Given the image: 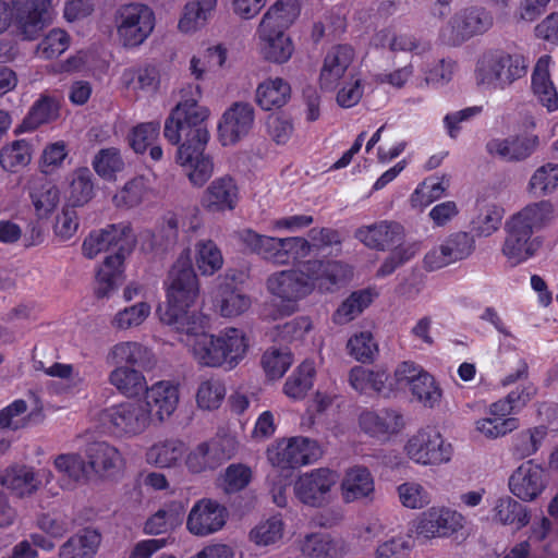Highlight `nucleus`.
Masks as SVG:
<instances>
[{"label":"nucleus","instance_id":"nucleus-20","mask_svg":"<svg viewBox=\"0 0 558 558\" xmlns=\"http://www.w3.org/2000/svg\"><path fill=\"white\" fill-rule=\"evenodd\" d=\"M254 108L246 102H235L228 108L219 123L218 137L222 146H231L245 137L254 124Z\"/></svg>","mask_w":558,"mask_h":558},{"label":"nucleus","instance_id":"nucleus-2","mask_svg":"<svg viewBox=\"0 0 558 558\" xmlns=\"http://www.w3.org/2000/svg\"><path fill=\"white\" fill-rule=\"evenodd\" d=\"M310 236L313 243L303 236L278 238L260 234L250 228L238 234L240 243L247 252L275 266L301 263L310 256L313 247L324 250L341 243L339 232L330 228H314L310 231Z\"/></svg>","mask_w":558,"mask_h":558},{"label":"nucleus","instance_id":"nucleus-24","mask_svg":"<svg viewBox=\"0 0 558 558\" xmlns=\"http://www.w3.org/2000/svg\"><path fill=\"white\" fill-rule=\"evenodd\" d=\"M191 307H166L162 311L157 310L160 320L171 326L181 335V341L187 345L192 338L205 335L207 326V317L197 311H191Z\"/></svg>","mask_w":558,"mask_h":558},{"label":"nucleus","instance_id":"nucleus-58","mask_svg":"<svg viewBox=\"0 0 558 558\" xmlns=\"http://www.w3.org/2000/svg\"><path fill=\"white\" fill-rule=\"evenodd\" d=\"M59 117V105L50 97H40L31 108L23 121L24 130H35L41 124L49 123Z\"/></svg>","mask_w":558,"mask_h":558},{"label":"nucleus","instance_id":"nucleus-4","mask_svg":"<svg viewBox=\"0 0 558 558\" xmlns=\"http://www.w3.org/2000/svg\"><path fill=\"white\" fill-rule=\"evenodd\" d=\"M526 72L527 62L522 54L489 49L477 59L475 80L478 85L504 90L525 76Z\"/></svg>","mask_w":558,"mask_h":558},{"label":"nucleus","instance_id":"nucleus-39","mask_svg":"<svg viewBox=\"0 0 558 558\" xmlns=\"http://www.w3.org/2000/svg\"><path fill=\"white\" fill-rule=\"evenodd\" d=\"M550 62L549 56H542L537 60L532 74V88L538 101L554 112L558 110V93L549 76Z\"/></svg>","mask_w":558,"mask_h":558},{"label":"nucleus","instance_id":"nucleus-1","mask_svg":"<svg viewBox=\"0 0 558 558\" xmlns=\"http://www.w3.org/2000/svg\"><path fill=\"white\" fill-rule=\"evenodd\" d=\"M180 94L181 100L165 122L163 135L172 145H179L178 163L185 169L190 182L201 187L214 173V162L205 155L209 111L198 104L202 97L198 84H187Z\"/></svg>","mask_w":558,"mask_h":558},{"label":"nucleus","instance_id":"nucleus-55","mask_svg":"<svg viewBox=\"0 0 558 558\" xmlns=\"http://www.w3.org/2000/svg\"><path fill=\"white\" fill-rule=\"evenodd\" d=\"M92 177L88 168H78L71 174L68 194L73 207L83 206L92 199L94 194Z\"/></svg>","mask_w":558,"mask_h":558},{"label":"nucleus","instance_id":"nucleus-33","mask_svg":"<svg viewBox=\"0 0 558 558\" xmlns=\"http://www.w3.org/2000/svg\"><path fill=\"white\" fill-rule=\"evenodd\" d=\"M257 48L262 58L268 62L283 64L293 52L294 45L286 32H267L256 29Z\"/></svg>","mask_w":558,"mask_h":558},{"label":"nucleus","instance_id":"nucleus-17","mask_svg":"<svg viewBox=\"0 0 558 558\" xmlns=\"http://www.w3.org/2000/svg\"><path fill=\"white\" fill-rule=\"evenodd\" d=\"M337 480V474L329 469L312 470L299 476L294 484V494L301 502L320 507L328 502L329 493Z\"/></svg>","mask_w":558,"mask_h":558},{"label":"nucleus","instance_id":"nucleus-61","mask_svg":"<svg viewBox=\"0 0 558 558\" xmlns=\"http://www.w3.org/2000/svg\"><path fill=\"white\" fill-rule=\"evenodd\" d=\"M151 307L147 302H138L116 313L111 326L118 330H129L141 326L150 315Z\"/></svg>","mask_w":558,"mask_h":558},{"label":"nucleus","instance_id":"nucleus-47","mask_svg":"<svg viewBox=\"0 0 558 558\" xmlns=\"http://www.w3.org/2000/svg\"><path fill=\"white\" fill-rule=\"evenodd\" d=\"M148 355V350L135 341H122L112 345L107 355L106 362L112 366L142 365Z\"/></svg>","mask_w":558,"mask_h":558},{"label":"nucleus","instance_id":"nucleus-31","mask_svg":"<svg viewBox=\"0 0 558 558\" xmlns=\"http://www.w3.org/2000/svg\"><path fill=\"white\" fill-rule=\"evenodd\" d=\"M537 135L493 138L487 142L486 150L490 156L506 161H521L530 157L538 147Z\"/></svg>","mask_w":558,"mask_h":558},{"label":"nucleus","instance_id":"nucleus-60","mask_svg":"<svg viewBox=\"0 0 558 558\" xmlns=\"http://www.w3.org/2000/svg\"><path fill=\"white\" fill-rule=\"evenodd\" d=\"M32 159L31 145L24 141H15L0 150V165L7 171H16L26 167Z\"/></svg>","mask_w":558,"mask_h":558},{"label":"nucleus","instance_id":"nucleus-37","mask_svg":"<svg viewBox=\"0 0 558 558\" xmlns=\"http://www.w3.org/2000/svg\"><path fill=\"white\" fill-rule=\"evenodd\" d=\"M28 192L38 218H48L60 203L59 189L45 177H33Z\"/></svg>","mask_w":558,"mask_h":558},{"label":"nucleus","instance_id":"nucleus-62","mask_svg":"<svg viewBox=\"0 0 558 558\" xmlns=\"http://www.w3.org/2000/svg\"><path fill=\"white\" fill-rule=\"evenodd\" d=\"M148 192L147 180L144 177H136L128 181L124 186L113 196L117 207L132 208L138 206Z\"/></svg>","mask_w":558,"mask_h":558},{"label":"nucleus","instance_id":"nucleus-13","mask_svg":"<svg viewBox=\"0 0 558 558\" xmlns=\"http://www.w3.org/2000/svg\"><path fill=\"white\" fill-rule=\"evenodd\" d=\"M167 289V307H191L199 293L197 276L189 254H182L172 266Z\"/></svg>","mask_w":558,"mask_h":558},{"label":"nucleus","instance_id":"nucleus-38","mask_svg":"<svg viewBox=\"0 0 558 558\" xmlns=\"http://www.w3.org/2000/svg\"><path fill=\"white\" fill-rule=\"evenodd\" d=\"M217 7V0H190L181 12L177 28L183 35H194L208 22Z\"/></svg>","mask_w":558,"mask_h":558},{"label":"nucleus","instance_id":"nucleus-43","mask_svg":"<svg viewBox=\"0 0 558 558\" xmlns=\"http://www.w3.org/2000/svg\"><path fill=\"white\" fill-rule=\"evenodd\" d=\"M291 95L290 84L281 77H268L258 84L255 99L264 110L284 106Z\"/></svg>","mask_w":558,"mask_h":558},{"label":"nucleus","instance_id":"nucleus-11","mask_svg":"<svg viewBox=\"0 0 558 558\" xmlns=\"http://www.w3.org/2000/svg\"><path fill=\"white\" fill-rule=\"evenodd\" d=\"M238 450L232 436H217L193 447L185 457V466L190 473L201 474L214 471L230 460Z\"/></svg>","mask_w":558,"mask_h":558},{"label":"nucleus","instance_id":"nucleus-7","mask_svg":"<svg viewBox=\"0 0 558 558\" xmlns=\"http://www.w3.org/2000/svg\"><path fill=\"white\" fill-rule=\"evenodd\" d=\"M464 526V517L447 507H430L410 523L409 537L420 543L447 538Z\"/></svg>","mask_w":558,"mask_h":558},{"label":"nucleus","instance_id":"nucleus-63","mask_svg":"<svg viewBox=\"0 0 558 558\" xmlns=\"http://www.w3.org/2000/svg\"><path fill=\"white\" fill-rule=\"evenodd\" d=\"M400 504L411 510L423 509L430 504L427 489L415 481H408L397 487Z\"/></svg>","mask_w":558,"mask_h":558},{"label":"nucleus","instance_id":"nucleus-28","mask_svg":"<svg viewBox=\"0 0 558 558\" xmlns=\"http://www.w3.org/2000/svg\"><path fill=\"white\" fill-rule=\"evenodd\" d=\"M0 485L20 498L31 497L41 486L39 474L31 465L13 463L0 474Z\"/></svg>","mask_w":558,"mask_h":558},{"label":"nucleus","instance_id":"nucleus-42","mask_svg":"<svg viewBox=\"0 0 558 558\" xmlns=\"http://www.w3.org/2000/svg\"><path fill=\"white\" fill-rule=\"evenodd\" d=\"M300 13L296 0H277L263 15L258 31L286 32Z\"/></svg>","mask_w":558,"mask_h":558},{"label":"nucleus","instance_id":"nucleus-50","mask_svg":"<svg viewBox=\"0 0 558 558\" xmlns=\"http://www.w3.org/2000/svg\"><path fill=\"white\" fill-rule=\"evenodd\" d=\"M558 189V163L547 162L531 175L526 191L533 196H548Z\"/></svg>","mask_w":558,"mask_h":558},{"label":"nucleus","instance_id":"nucleus-57","mask_svg":"<svg viewBox=\"0 0 558 558\" xmlns=\"http://www.w3.org/2000/svg\"><path fill=\"white\" fill-rule=\"evenodd\" d=\"M372 302V294L366 290L353 292L333 314V322L344 325L355 319Z\"/></svg>","mask_w":558,"mask_h":558},{"label":"nucleus","instance_id":"nucleus-5","mask_svg":"<svg viewBox=\"0 0 558 558\" xmlns=\"http://www.w3.org/2000/svg\"><path fill=\"white\" fill-rule=\"evenodd\" d=\"M403 452L417 465L439 466L452 460L454 449L438 429L426 426L408 438Z\"/></svg>","mask_w":558,"mask_h":558},{"label":"nucleus","instance_id":"nucleus-41","mask_svg":"<svg viewBox=\"0 0 558 558\" xmlns=\"http://www.w3.org/2000/svg\"><path fill=\"white\" fill-rule=\"evenodd\" d=\"M185 453L184 444L178 439H165L153 444L145 453L146 462L158 469L178 466Z\"/></svg>","mask_w":558,"mask_h":558},{"label":"nucleus","instance_id":"nucleus-32","mask_svg":"<svg viewBox=\"0 0 558 558\" xmlns=\"http://www.w3.org/2000/svg\"><path fill=\"white\" fill-rule=\"evenodd\" d=\"M351 387L360 393L389 398L392 396L390 376L385 369H368L362 366H354L349 373Z\"/></svg>","mask_w":558,"mask_h":558},{"label":"nucleus","instance_id":"nucleus-3","mask_svg":"<svg viewBox=\"0 0 558 558\" xmlns=\"http://www.w3.org/2000/svg\"><path fill=\"white\" fill-rule=\"evenodd\" d=\"M555 214L554 204L541 199L527 204L506 221L501 252L511 265L524 263L535 255L541 242L534 233L547 226Z\"/></svg>","mask_w":558,"mask_h":558},{"label":"nucleus","instance_id":"nucleus-36","mask_svg":"<svg viewBox=\"0 0 558 558\" xmlns=\"http://www.w3.org/2000/svg\"><path fill=\"white\" fill-rule=\"evenodd\" d=\"M131 251L114 250L108 255L96 276L95 294L99 299L109 298L117 289L118 281L123 272V262Z\"/></svg>","mask_w":558,"mask_h":558},{"label":"nucleus","instance_id":"nucleus-53","mask_svg":"<svg viewBox=\"0 0 558 558\" xmlns=\"http://www.w3.org/2000/svg\"><path fill=\"white\" fill-rule=\"evenodd\" d=\"M226 392L225 384L219 378L202 379L196 389V404L202 410H216L222 404Z\"/></svg>","mask_w":558,"mask_h":558},{"label":"nucleus","instance_id":"nucleus-56","mask_svg":"<svg viewBox=\"0 0 558 558\" xmlns=\"http://www.w3.org/2000/svg\"><path fill=\"white\" fill-rule=\"evenodd\" d=\"M448 187L449 179L446 177H442L440 180L433 178L426 179L412 193L410 197L411 206L413 208L423 209L442 197Z\"/></svg>","mask_w":558,"mask_h":558},{"label":"nucleus","instance_id":"nucleus-27","mask_svg":"<svg viewBox=\"0 0 558 558\" xmlns=\"http://www.w3.org/2000/svg\"><path fill=\"white\" fill-rule=\"evenodd\" d=\"M221 368L231 371L244 360L248 351L246 332L236 327H226L217 333Z\"/></svg>","mask_w":558,"mask_h":558},{"label":"nucleus","instance_id":"nucleus-34","mask_svg":"<svg viewBox=\"0 0 558 558\" xmlns=\"http://www.w3.org/2000/svg\"><path fill=\"white\" fill-rule=\"evenodd\" d=\"M355 236L369 248L385 251L403 239L404 229L398 222L385 220L357 229Z\"/></svg>","mask_w":558,"mask_h":558},{"label":"nucleus","instance_id":"nucleus-30","mask_svg":"<svg viewBox=\"0 0 558 558\" xmlns=\"http://www.w3.org/2000/svg\"><path fill=\"white\" fill-rule=\"evenodd\" d=\"M213 305L222 317H236L245 313L252 304L251 298L235 286L220 277L211 292Z\"/></svg>","mask_w":558,"mask_h":558},{"label":"nucleus","instance_id":"nucleus-23","mask_svg":"<svg viewBox=\"0 0 558 558\" xmlns=\"http://www.w3.org/2000/svg\"><path fill=\"white\" fill-rule=\"evenodd\" d=\"M144 409L151 421L155 417L159 422L169 418L178 408L180 401L179 386L170 380H160L146 386Z\"/></svg>","mask_w":558,"mask_h":558},{"label":"nucleus","instance_id":"nucleus-9","mask_svg":"<svg viewBox=\"0 0 558 558\" xmlns=\"http://www.w3.org/2000/svg\"><path fill=\"white\" fill-rule=\"evenodd\" d=\"M11 21L17 36L35 40L53 22L52 0H11Z\"/></svg>","mask_w":558,"mask_h":558},{"label":"nucleus","instance_id":"nucleus-15","mask_svg":"<svg viewBox=\"0 0 558 558\" xmlns=\"http://www.w3.org/2000/svg\"><path fill=\"white\" fill-rule=\"evenodd\" d=\"M134 245L132 229L125 223H118L90 232L82 244V252L85 257L93 259L99 253L110 250L132 251Z\"/></svg>","mask_w":558,"mask_h":558},{"label":"nucleus","instance_id":"nucleus-44","mask_svg":"<svg viewBox=\"0 0 558 558\" xmlns=\"http://www.w3.org/2000/svg\"><path fill=\"white\" fill-rule=\"evenodd\" d=\"M108 381L128 398L140 396L146 389V378L140 371L130 366H117L108 375Z\"/></svg>","mask_w":558,"mask_h":558},{"label":"nucleus","instance_id":"nucleus-22","mask_svg":"<svg viewBox=\"0 0 558 558\" xmlns=\"http://www.w3.org/2000/svg\"><path fill=\"white\" fill-rule=\"evenodd\" d=\"M359 426L373 438L389 440L405 427V421L402 413L396 409L364 410L359 415Z\"/></svg>","mask_w":558,"mask_h":558},{"label":"nucleus","instance_id":"nucleus-64","mask_svg":"<svg viewBox=\"0 0 558 558\" xmlns=\"http://www.w3.org/2000/svg\"><path fill=\"white\" fill-rule=\"evenodd\" d=\"M417 402L425 408H436L440 404L442 390L435 378L427 372L418 378V383L410 390Z\"/></svg>","mask_w":558,"mask_h":558},{"label":"nucleus","instance_id":"nucleus-21","mask_svg":"<svg viewBox=\"0 0 558 558\" xmlns=\"http://www.w3.org/2000/svg\"><path fill=\"white\" fill-rule=\"evenodd\" d=\"M240 191L235 180L230 175H222L213 180L205 189L201 205L203 209L213 215H223L238 206Z\"/></svg>","mask_w":558,"mask_h":558},{"label":"nucleus","instance_id":"nucleus-46","mask_svg":"<svg viewBox=\"0 0 558 558\" xmlns=\"http://www.w3.org/2000/svg\"><path fill=\"white\" fill-rule=\"evenodd\" d=\"M187 349L197 364L205 367L221 368L217 333L199 335L187 342Z\"/></svg>","mask_w":558,"mask_h":558},{"label":"nucleus","instance_id":"nucleus-10","mask_svg":"<svg viewBox=\"0 0 558 558\" xmlns=\"http://www.w3.org/2000/svg\"><path fill=\"white\" fill-rule=\"evenodd\" d=\"M494 24L493 15L483 7H469L456 12L439 32L440 39L451 46L487 32Z\"/></svg>","mask_w":558,"mask_h":558},{"label":"nucleus","instance_id":"nucleus-59","mask_svg":"<svg viewBox=\"0 0 558 558\" xmlns=\"http://www.w3.org/2000/svg\"><path fill=\"white\" fill-rule=\"evenodd\" d=\"M70 46V36L61 28H52L38 43L35 54L44 60L58 58Z\"/></svg>","mask_w":558,"mask_h":558},{"label":"nucleus","instance_id":"nucleus-25","mask_svg":"<svg viewBox=\"0 0 558 558\" xmlns=\"http://www.w3.org/2000/svg\"><path fill=\"white\" fill-rule=\"evenodd\" d=\"M341 498L344 504H369L375 499V478L364 465L349 468L340 484Z\"/></svg>","mask_w":558,"mask_h":558},{"label":"nucleus","instance_id":"nucleus-48","mask_svg":"<svg viewBox=\"0 0 558 558\" xmlns=\"http://www.w3.org/2000/svg\"><path fill=\"white\" fill-rule=\"evenodd\" d=\"M315 364L306 360L288 377L283 385V393L295 401L305 398L313 387Z\"/></svg>","mask_w":558,"mask_h":558},{"label":"nucleus","instance_id":"nucleus-49","mask_svg":"<svg viewBox=\"0 0 558 558\" xmlns=\"http://www.w3.org/2000/svg\"><path fill=\"white\" fill-rule=\"evenodd\" d=\"M494 519L504 525H515L521 529L529 524L530 514L527 508L510 496H505L496 501Z\"/></svg>","mask_w":558,"mask_h":558},{"label":"nucleus","instance_id":"nucleus-12","mask_svg":"<svg viewBox=\"0 0 558 558\" xmlns=\"http://www.w3.org/2000/svg\"><path fill=\"white\" fill-rule=\"evenodd\" d=\"M322 454V448L316 440L302 436L278 440L267 450L268 461L280 469L314 463Z\"/></svg>","mask_w":558,"mask_h":558},{"label":"nucleus","instance_id":"nucleus-8","mask_svg":"<svg viewBox=\"0 0 558 558\" xmlns=\"http://www.w3.org/2000/svg\"><path fill=\"white\" fill-rule=\"evenodd\" d=\"M100 422L110 435L119 438L141 435L150 424L141 401H123L102 410Z\"/></svg>","mask_w":558,"mask_h":558},{"label":"nucleus","instance_id":"nucleus-6","mask_svg":"<svg viewBox=\"0 0 558 558\" xmlns=\"http://www.w3.org/2000/svg\"><path fill=\"white\" fill-rule=\"evenodd\" d=\"M114 26L119 41L125 48H135L146 41L155 28L154 11L143 3L120 5L114 13Z\"/></svg>","mask_w":558,"mask_h":558},{"label":"nucleus","instance_id":"nucleus-45","mask_svg":"<svg viewBox=\"0 0 558 558\" xmlns=\"http://www.w3.org/2000/svg\"><path fill=\"white\" fill-rule=\"evenodd\" d=\"M375 44L388 47L391 51H413L418 56H423L432 49L429 41L420 40L410 34H397L388 29L376 34Z\"/></svg>","mask_w":558,"mask_h":558},{"label":"nucleus","instance_id":"nucleus-18","mask_svg":"<svg viewBox=\"0 0 558 558\" xmlns=\"http://www.w3.org/2000/svg\"><path fill=\"white\" fill-rule=\"evenodd\" d=\"M228 518L225 506L209 498L197 500L191 508L186 529L195 536L204 537L220 531Z\"/></svg>","mask_w":558,"mask_h":558},{"label":"nucleus","instance_id":"nucleus-19","mask_svg":"<svg viewBox=\"0 0 558 558\" xmlns=\"http://www.w3.org/2000/svg\"><path fill=\"white\" fill-rule=\"evenodd\" d=\"M267 289L282 302L295 303L312 293V283L303 264L302 268L280 270L267 279Z\"/></svg>","mask_w":558,"mask_h":558},{"label":"nucleus","instance_id":"nucleus-40","mask_svg":"<svg viewBox=\"0 0 558 558\" xmlns=\"http://www.w3.org/2000/svg\"><path fill=\"white\" fill-rule=\"evenodd\" d=\"M101 543V535L94 529H84L72 535L59 549L60 558H94Z\"/></svg>","mask_w":558,"mask_h":558},{"label":"nucleus","instance_id":"nucleus-51","mask_svg":"<svg viewBox=\"0 0 558 558\" xmlns=\"http://www.w3.org/2000/svg\"><path fill=\"white\" fill-rule=\"evenodd\" d=\"M195 264L203 276H213L222 268V253L213 240H201L195 244Z\"/></svg>","mask_w":558,"mask_h":558},{"label":"nucleus","instance_id":"nucleus-54","mask_svg":"<svg viewBox=\"0 0 558 558\" xmlns=\"http://www.w3.org/2000/svg\"><path fill=\"white\" fill-rule=\"evenodd\" d=\"M547 435L545 426H535L518 433L512 441V454L525 459L535 454Z\"/></svg>","mask_w":558,"mask_h":558},{"label":"nucleus","instance_id":"nucleus-52","mask_svg":"<svg viewBox=\"0 0 558 558\" xmlns=\"http://www.w3.org/2000/svg\"><path fill=\"white\" fill-rule=\"evenodd\" d=\"M183 506L181 502H171L159 509L145 523L146 534L158 535L168 532L181 522Z\"/></svg>","mask_w":558,"mask_h":558},{"label":"nucleus","instance_id":"nucleus-26","mask_svg":"<svg viewBox=\"0 0 558 558\" xmlns=\"http://www.w3.org/2000/svg\"><path fill=\"white\" fill-rule=\"evenodd\" d=\"M354 49L349 45L332 47L325 56L318 83L322 89L333 90L344 77L354 60Z\"/></svg>","mask_w":558,"mask_h":558},{"label":"nucleus","instance_id":"nucleus-16","mask_svg":"<svg viewBox=\"0 0 558 558\" xmlns=\"http://www.w3.org/2000/svg\"><path fill=\"white\" fill-rule=\"evenodd\" d=\"M304 265L312 283V292L315 289L320 292H335L347 284L353 276L351 266L340 260L311 259Z\"/></svg>","mask_w":558,"mask_h":558},{"label":"nucleus","instance_id":"nucleus-35","mask_svg":"<svg viewBox=\"0 0 558 558\" xmlns=\"http://www.w3.org/2000/svg\"><path fill=\"white\" fill-rule=\"evenodd\" d=\"M299 548L307 558H341L345 553L343 539L325 532L306 534Z\"/></svg>","mask_w":558,"mask_h":558},{"label":"nucleus","instance_id":"nucleus-29","mask_svg":"<svg viewBox=\"0 0 558 558\" xmlns=\"http://www.w3.org/2000/svg\"><path fill=\"white\" fill-rule=\"evenodd\" d=\"M85 456L89 466L102 476H112L120 473L126 463L120 450L107 441L88 444Z\"/></svg>","mask_w":558,"mask_h":558},{"label":"nucleus","instance_id":"nucleus-14","mask_svg":"<svg viewBox=\"0 0 558 558\" xmlns=\"http://www.w3.org/2000/svg\"><path fill=\"white\" fill-rule=\"evenodd\" d=\"M548 485L546 470L534 460H526L517 466L509 476L510 493L519 500L531 502L536 500Z\"/></svg>","mask_w":558,"mask_h":558}]
</instances>
